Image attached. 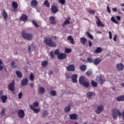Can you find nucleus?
Wrapping results in <instances>:
<instances>
[{
	"mask_svg": "<svg viewBox=\"0 0 124 124\" xmlns=\"http://www.w3.org/2000/svg\"><path fill=\"white\" fill-rule=\"evenodd\" d=\"M45 44L49 46V47H56L57 46V43L52 41V38L49 37L46 38L44 40Z\"/></svg>",
	"mask_w": 124,
	"mask_h": 124,
	"instance_id": "nucleus-1",
	"label": "nucleus"
},
{
	"mask_svg": "<svg viewBox=\"0 0 124 124\" xmlns=\"http://www.w3.org/2000/svg\"><path fill=\"white\" fill-rule=\"evenodd\" d=\"M111 114L113 120H117V118L118 117H121L122 116V113L121 111L117 108H113L111 111Z\"/></svg>",
	"mask_w": 124,
	"mask_h": 124,
	"instance_id": "nucleus-2",
	"label": "nucleus"
},
{
	"mask_svg": "<svg viewBox=\"0 0 124 124\" xmlns=\"http://www.w3.org/2000/svg\"><path fill=\"white\" fill-rule=\"evenodd\" d=\"M22 36L24 39H26V40H32V38H33L32 34L27 33L25 30L22 32Z\"/></svg>",
	"mask_w": 124,
	"mask_h": 124,
	"instance_id": "nucleus-3",
	"label": "nucleus"
},
{
	"mask_svg": "<svg viewBox=\"0 0 124 124\" xmlns=\"http://www.w3.org/2000/svg\"><path fill=\"white\" fill-rule=\"evenodd\" d=\"M79 82L80 84L83 85L84 87L85 88H89V86H90V83L88 82V81L86 80V78L84 77H80L79 78Z\"/></svg>",
	"mask_w": 124,
	"mask_h": 124,
	"instance_id": "nucleus-4",
	"label": "nucleus"
},
{
	"mask_svg": "<svg viewBox=\"0 0 124 124\" xmlns=\"http://www.w3.org/2000/svg\"><path fill=\"white\" fill-rule=\"evenodd\" d=\"M96 81L99 83V84H103L105 81H106V79H105V78H104V77L102 76H100L99 77H96Z\"/></svg>",
	"mask_w": 124,
	"mask_h": 124,
	"instance_id": "nucleus-5",
	"label": "nucleus"
},
{
	"mask_svg": "<svg viewBox=\"0 0 124 124\" xmlns=\"http://www.w3.org/2000/svg\"><path fill=\"white\" fill-rule=\"evenodd\" d=\"M104 109V106L102 105H99L97 107L95 111L96 114H99L102 111H103V109Z\"/></svg>",
	"mask_w": 124,
	"mask_h": 124,
	"instance_id": "nucleus-6",
	"label": "nucleus"
},
{
	"mask_svg": "<svg viewBox=\"0 0 124 124\" xmlns=\"http://www.w3.org/2000/svg\"><path fill=\"white\" fill-rule=\"evenodd\" d=\"M95 21L96 24L97 25L98 27H103V28H104V24L102 23L101 21H100V19L97 17L95 16Z\"/></svg>",
	"mask_w": 124,
	"mask_h": 124,
	"instance_id": "nucleus-7",
	"label": "nucleus"
},
{
	"mask_svg": "<svg viewBox=\"0 0 124 124\" xmlns=\"http://www.w3.org/2000/svg\"><path fill=\"white\" fill-rule=\"evenodd\" d=\"M18 115L20 119H23L25 117V111L23 109H19L18 111Z\"/></svg>",
	"mask_w": 124,
	"mask_h": 124,
	"instance_id": "nucleus-8",
	"label": "nucleus"
},
{
	"mask_svg": "<svg viewBox=\"0 0 124 124\" xmlns=\"http://www.w3.org/2000/svg\"><path fill=\"white\" fill-rule=\"evenodd\" d=\"M57 58L59 60H64V59H66V54L65 53H60L57 56Z\"/></svg>",
	"mask_w": 124,
	"mask_h": 124,
	"instance_id": "nucleus-9",
	"label": "nucleus"
},
{
	"mask_svg": "<svg viewBox=\"0 0 124 124\" xmlns=\"http://www.w3.org/2000/svg\"><path fill=\"white\" fill-rule=\"evenodd\" d=\"M21 84L22 86H27V85L29 84V79H28V78H23L21 80Z\"/></svg>",
	"mask_w": 124,
	"mask_h": 124,
	"instance_id": "nucleus-10",
	"label": "nucleus"
},
{
	"mask_svg": "<svg viewBox=\"0 0 124 124\" xmlns=\"http://www.w3.org/2000/svg\"><path fill=\"white\" fill-rule=\"evenodd\" d=\"M116 68L119 71H122V70H124V66L122 63H120L116 65Z\"/></svg>",
	"mask_w": 124,
	"mask_h": 124,
	"instance_id": "nucleus-11",
	"label": "nucleus"
},
{
	"mask_svg": "<svg viewBox=\"0 0 124 124\" xmlns=\"http://www.w3.org/2000/svg\"><path fill=\"white\" fill-rule=\"evenodd\" d=\"M66 70L68 71H74V70H75V67L74 66V65H73V64L69 65L66 67Z\"/></svg>",
	"mask_w": 124,
	"mask_h": 124,
	"instance_id": "nucleus-12",
	"label": "nucleus"
},
{
	"mask_svg": "<svg viewBox=\"0 0 124 124\" xmlns=\"http://www.w3.org/2000/svg\"><path fill=\"white\" fill-rule=\"evenodd\" d=\"M8 88L9 90L11 91V92H13L15 89V87L14 86V81H13L12 83H10Z\"/></svg>",
	"mask_w": 124,
	"mask_h": 124,
	"instance_id": "nucleus-13",
	"label": "nucleus"
},
{
	"mask_svg": "<svg viewBox=\"0 0 124 124\" xmlns=\"http://www.w3.org/2000/svg\"><path fill=\"white\" fill-rule=\"evenodd\" d=\"M102 60L99 58H95L93 60V62L95 65H98L101 62Z\"/></svg>",
	"mask_w": 124,
	"mask_h": 124,
	"instance_id": "nucleus-14",
	"label": "nucleus"
},
{
	"mask_svg": "<svg viewBox=\"0 0 124 124\" xmlns=\"http://www.w3.org/2000/svg\"><path fill=\"white\" fill-rule=\"evenodd\" d=\"M29 107L31 110H33L34 113H39L40 112V108H34L32 107L31 105H30L29 106Z\"/></svg>",
	"mask_w": 124,
	"mask_h": 124,
	"instance_id": "nucleus-15",
	"label": "nucleus"
},
{
	"mask_svg": "<svg viewBox=\"0 0 124 124\" xmlns=\"http://www.w3.org/2000/svg\"><path fill=\"white\" fill-rule=\"evenodd\" d=\"M6 111V108H3L0 112V115L2 118H5L6 116L5 115V111Z\"/></svg>",
	"mask_w": 124,
	"mask_h": 124,
	"instance_id": "nucleus-16",
	"label": "nucleus"
},
{
	"mask_svg": "<svg viewBox=\"0 0 124 124\" xmlns=\"http://www.w3.org/2000/svg\"><path fill=\"white\" fill-rule=\"evenodd\" d=\"M77 78H78V76L76 74H74L72 77V81L73 83H77L78 82V80H77Z\"/></svg>",
	"mask_w": 124,
	"mask_h": 124,
	"instance_id": "nucleus-17",
	"label": "nucleus"
},
{
	"mask_svg": "<svg viewBox=\"0 0 124 124\" xmlns=\"http://www.w3.org/2000/svg\"><path fill=\"white\" fill-rule=\"evenodd\" d=\"M70 17H68L67 18V19H65V21H64L63 23H62V27H63V28H64V25H67V24H70Z\"/></svg>",
	"mask_w": 124,
	"mask_h": 124,
	"instance_id": "nucleus-18",
	"label": "nucleus"
},
{
	"mask_svg": "<svg viewBox=\"0 0 124 124\" xmlns=\"http://www.w3.org/2000/svg\"><path fill=\"white\" fill-rule=\"evenodd\" d=\"M7 95L2 96V97H0V100L2 102V103H5L7 101Z\"/></svg>",
	"mask_w": 124,
	"mask_h": 124,
	"instance_id": "nucleus-19",
	"label": "nucleus"
},
{
	"mask_svg": "<svg viewBox=\"0 0 124 124\" xmlns=\"http://www.w3.org/2000/svg\"><path fill=\"white\" fill-rule=\"evenodd\" d=\"M67 39L70 41V43L71 44H72L73 45H74L75 44V42H74V39H73V38L72 37V36L70 35L68 37Z\"/></svg>",
	"mask_w": 124,
	"mask_h": 124,
	"instance_id": "nucleus-20",
	"label": "nucleus"
},
{
	"mask_svg": "<svg viewBox=\"0 0 124 124\" xmlns=\"http://www.w3.org/2000/svg\"><path fill=\"white\" fill-rule=\"evenodd\" d=\"M2 13V16L4 18V20H5V21H6V20H7V17H8L7 13H6L5 10H3Z\"/></svg>",
	"mask_w": 124,
	"mask_h": 124,
	"instance_id": "nucleus-21",
	"label": "nucleus"
},
{
	"mask_svg": "<svg viewBox=\"0 0 124 124\" xmlns=\"http://www.w3.org/2000/svg\"><path fill=\"white\" fill-rule=\"evenodd\" d=\"M49 21H50V24H52V25H55V24H56V23L55 17L54 16H50L49 17Z\"/></svg>",
	"mask_w": 124,
	"mask_h": 124,
	"instance_id": "nucleus-22",
	"label": "nucleus"
},
{
	"mask_svg": "<svg viewBox=\"0 0 124 124\" xmlns=\"http://www.w3.org/2000/svg\"><path fill=\"white\" fill-rule=\"evenodd\" d=\"M58 7L56 6H52L51 8V11L52 13H57L58 12Z\"/></svg>",
	"mask_w": 124,
	"mask_h": 124,
	"instance_id": "nucleus-23",
	"label": "nucleus"
},
{
	"mask_svg": "<svg viewBox=\"0 0 124 124\" xmlns=\"http://www.w3.org/2000/svg\"><path fill=\"white\" fill-rule=\"evenodd\" d=\"M37 1L36 0H33L31 2V6L32 7H35L36 6H37Z\"/></svg>",
	"mask_w": 124,
	"mask_h": 124,
	"instance_id": "nucleus-24",
	"label": "nucleus"
},
{
	"mask_svg": "<svg viewBox=\"0 0 124 124\" xmlns=\"http://www.w3.org/2000/svg\"><path fill=\"white\" fill-rule=\"evenodd\" d=\"M21 21H25L28 20V16L26 15H22L20 17Z\"/></svg>",
	"mask_w": 124,
	"mask_h": 124,
	"instance_id": "nucleus-25",
	"label": "nucleus"
},
{
	"mask_svg": "<svg viewBox=\"0 0 124 124\" xmlns=\"http://www.w3.org/2000/svg\"><path fill=\"white\" fill-rule=\"evenodd\" d=\"M116 100L117 101H124V95L117 97H116Z\"/></svg>",
	"mask_w": 124,
	"mask_h": 124,
	"instance_id": "nucleus-26",
	"label": "nucleus"
},
{
	"mask_svg": "<svg viewBox=\"0 0 124 124\" xmlns=\"http://www.w3.org/2000/svg\"><path fill=\"white\" fill-rule=\"evenodd\" d=\"M93 94H94V93H93V92L88 93L86 94L87 97H88V98H89V99H91L92 98V96H93Z\"/></svg>",
	"mask_w": 124,
	"mask_h": 124,
	"instance_id": "nucleus-27",
	"label": "nucleus"
},
{
	"mask_svg": "<svg viewBox=\"0 0 124 124\" xmlns=\"http://www.w3.org/2000/svg\"><path fill=\"white\" fill-rule=\"evenodd\" d=\"M38 92L39 93H41V94H43V93H45V89H44V88L42 87H40L39 89H38Z\"/></svg>",
	"mask_w": 124,
	"mask_h": 124,
	"instance_id": "nucleus-28",
	"label": "nucleus"
},
{
	"mask_svg": "<svg viewBox=\"0 0 124 124\" xmlns=\"http://www.w3.org/2000/svg\"><path fill=\"white\" fill-rule=\"evenodd\" d=\"M70 119L71 120H76V119H77V115L76 114H72L70 115Z\"/></svg>",
	"mask_w": 124,
	"mask_h": 124,
	"instance_id": "nucleus-29",
	"label": "nucleus"
},
{
	"mask_svg": "<svg viewBox=\"0 0 124 124\" xmlns=\"http://www.w3.org/2000/svg\"><path fill=\"white\" fill-rule=\"evenodd\" d=\"M102 52V48L100 47H98L95 50V53L100 54Z\"/></svg>",
	"mask_w": 124,
	"mask_h": 124,
	"instance_id": "nucleus-30",
	"label": "nucleus"
},
{
	"mask_svg": "<svg viewBox=\"0 0 124 124\" xmlns=\"http://www.w3.org/2000/svg\"><path fill=\"white\" fill-rule=\"evenodd\" d=\"M33 50H34V46L33 45H31L29 46L28 51H29V52H32Z\"/></svg>",
	"mask_w": 124,
	"mask_h": 124,
	"instance_id": "nucleus-31",
	"label": "nucleus"
},
{
	"mask_svg": "<svg viewBox=\"0 0 124 124\" xmlns=\"http://www.w3.org/2000/svg\"><path fill=\"white\" fill-rule=\"evenodd\" d=\"M48 115V111L45 110L42 113V118H46Z\"/></svg>",
	"mask_w": 124,
	"mask_h": 124,
	"instance_id": "nucleus-32",
	"label": "nucleus"
},
{
	"mask_svg": "<svg viewBox=\"0 0 124 124\" xmlns=\"http://www.w3.org/2000/svg\"><path fill=\"white\" fill-rule=\"evenodd\" d=\"M80 40L81 43L83 45H84V44H85L86 42H87V39L85 37L81 38Z\"/></svg>",
	"mask_w": 124,
	"mask_h": 124,
	"instance_id": "nucleus-33",
	"label": "nucleus"
},
{
	"mask_svg": "<svg viewBox=\"0 0 124 124\" xmlns=\"http://www.w3.org/2000/svg\"><path fill=\"white\" fill-rule=\"evenodd\" d=\"M87 11L90 14H94L95 13V10H92L91 8L88 9Z\"/></svg>",
	"mask_w": 124,
	"mask_h": 124,
	"instance_id": "nucleus-34",
	"label": "nucleus"
},
{
	"mask_svg": "<svg viewBox=\"0 0 124 124\" xmlns=\"http://www.w3.org/2000/svg\"><path fill=\"white\" fill-rule=\"evenodd\" d=\"M80 69L81 70V71H86L87 70V69L86 68L85 65H82L80 66Z\"/></svg>",
	"mask_w": 124,
	"mask_h": 124,
	"instance_id": "nucleus-35",
	"label": "nucleus"
},
{
	"mask_svg": "<svg viewBox=\"0 0 124 124\" xmlns=\"http://www.w3.org/2000/svg\"><path fill=\"white\" fill-rule=\"evenodd\" d=\"M71 109V108H70V106H68V107H66L64 108V111L65 113H68V112H69V111H70Z\"/></svg>",
	"mask_w": 124,
	"mask_h": 124,
	"instance_id": "nucleus-36",
	"label": "nucleus"
},
{
	"mask_svg": "<svg viewBox=\"0 0 124 124\" xmlns=\"http://www.w3.org/2000/svg\"><path fill=\"white\" fill-rule=\"evenodd\" d=\"M86 34L87 35V36L90 38V39L92 40L93 39V35L91 34L90 33H89V32H86Z\"/></svg>",
	"mask_w": 124,
	"mask_h": 124,
	"instance_id": "nucleus-37",
	"label": "nucleus"
},
{
	"mask_svg": "<svg viewBox=\"0 0 124 124\" xmlns=\"http://www.w3.org/2000/svg\"><path fill=\"white\" fill-rule=\"evenodd\" d=\"M3 67H4V65H3V63L1 60H0V71H1L3 69Z\"/></svg>",
	"mask_w": 124,
	"mask_h": 124,
	"instance_id": "nucleus-38",
	"label": "nucleus"
},
{
	"mask_svg": "<svg viewBox=\"0 0 124 124\" xmlns=\"http://www.w3.org/2000/svg\"><path fill=\"white\" fill-rule=\"evenodd\" d=\"M34 75H33V73H31L30 75V81H33L34 80Z\"/></svg>",
	"mask_w": 124,
	"mask_h": 124,
	"instance_id": "nucleus-39",
	"label": "nucleus"
},
{
	"mask_svg": "<svg viewBox=\"0 0 124 124\" xmlns=\"http://www.w3.org/2000/svg\"><path fill=\"white\" fill-rule=\"evenodd\" d=\"M11 66L13 68H15L16 67H17V65L15 63V62L14 61L11 62Z\"/></svg>",
	"mask_w": 124,
	"mask_h": 124,
	"instance_id": "nucleus-40",
	"label": "nucleus"
},
{
	"mask_svg": "<svg viewBox=\"0 0 124 124\" xmlns=\"http://www.w3.org/2000/svg\"><path fill=\"white\" fill-rule=\"evenodd\" d=\"M12 6L14 8H18V4H17V2L14 1L12 3Z\"/></svg>",
	"mask_w": 124,
	"mask_h": 124,
	"instance_id": "nucleus-41",
	"label": "nucleus"
},
{
	"mask_svg": "<svg viewBox=\"0 0 124 124\" xmlns=\"http://www.w3.org/2000/svg\"><path fill=\"white\" fill-rule=\"evenodd\" d=\"M16 73L17 76L19 77V78H21L22 77V73H21V72L17 71L16 72Z\"/></svg>",
	"mask_w": 124,
	"mask_h": 124,
	"instance_id": "nucleus-42",
	"label": "nucleus"
},
{
	"mask_svg": "<svg viewBox=\"0 0 124 124\" xmlns=\"http://www.w3.org/2000/svg\"><path fill=\"white\" fill-rule=\"evenodd\" d=\"M48 65V62L47 61H43L42 62V66L45 67L47 66Z\"/></svg>",
	"mask_w": 124,
	"mask_h": 124,
	"instance_id": "nucleus-43",
	"label": "nucleus"
},
{
	"mask_svg": "<svg viewBox=\"0 0 124 124\" xmlns=\"http://www.w3.org/2000/svg\"><path fill=\"white\" fill-rule=\"evenodd\" d=\"M92 85L93 87L94 88H95L96 87H97V83H96L95 81L92 80Z\"/></svg>",
	"mask_w": 124,
	"mask_h": 124,
	"instance_id": "nucleus-44",
	"label": "nucleus"
},
{
	"mask_svg": "<svg viewBox=\"0 0 124 124\" xmlns=\"http://www.w3.org/2000/svg\"><path fill=\"white\" fill-rule=\"evenodd\" d=\"M50 94L52 96H56V94H57V93L55 90H52L50 91Z\"/></svg>",
	"mask_w": 124,
	"mask_h": 124,
	"instance_id": "nucleus-45",
	"label": "nucleus"
},
{
	"mask_svg": "<svg viewBox=\"0 0 124 124\" xmlns=\"http://www.w3.org/2000/svg\"><path fill=\"white\" fill-rule=\"evenodd\" d=\"M44 5H46V7H50V3L49 2H48V0H46L44 1Z\"/></svg>",
	"mask_w": 124,
	"mask_h": 124,
	"instance_id": "nucleus-46",
	"label": "nucleus"
},
{
	"mask_svg": "<svg viewBox=\"0 0 124 124\" xmlns=\"http://www.w3.org/2000/svg\"><path fill=\"white\" fill-rule=\"evenodd\" d=\"M111 21H112L113 23H115V24H118V21H117L115 17L113 16L111 17Z\"/></svg>",
	"mask_w": 124,
	"mask_h": 124,
	"instance_id": "nucleus-47",
	"label": "nucleus"
},
{
	"mask_svg": "<svg viewBox=\"0 0 124 124\" xmlns=\"http://www.w3.org/2000/svg\"><path fill=\"white\" fill-rule=\"evenodd\" d=\"M65 52L66 54H69V53H71L72 50L71 48H65Z\"/></svg>",
	"mask_w": 124,
	"mask_h": 124,
	"instance_id": "nucleus-48",
	"label": "nucleus"
},
{
	"mask_svg": "<svg viewBox=\"0 0 124 124\" xmlns=\"http://www.w3.org/2000/svg\"><path fill=\"white\" fill-rule=\"evenodd\" d=\"M39 105V103H38V102H35L33 104L32 107L35 108V107H38Z\"/></svg>",
	"mask_w": 124,
	"mask_h": 124,
	"instance_id": "nucleus-49",
	"label": "nucleus"
},
{
	"mask_svg": "<svg viewBox=\"0 0 124 124\" xmlns=\"http://www.w3.org/2000/svg\"><path fill=\"white\" fill-rule=\"evenodd\" d=\"M66 76L67 79H71L72 78V76H73V75L72 74H66Z\"/></svg>",
	"mask_w": 124,
	"mask_h": 124,
	"instance_id": "nucleus-50",
	"label": "nucleus"
},
{
	"mask_svg": "<svg viewBox=\"0 0 124 124\" xmlns=\"http://www.w3.org/2000/svg\"><path fill=\"white\" fill-rule=\"evenodd\" d=\"M49 55L51 59H55V56L54 55V51H50L49 53Z\"/></svg>",
	"mask_w": 124,
	"mask_h": 124,
	"instance_id": "nucleus-51",
	"label": "nucleus"
},
{
	"mask_svg": "<svg viewBox=\"0 0 124 124\" xmlns=\"http://www.w3.org/2000/svg\"><path fill=\"white\" fill-rule=\"evenodd\" d=\"M87 62H90V63H92V62H93V59L91 58H87Z\"/></svg>",
	"mask_w": 124,
	"mask_h": 124,
	"instance_id": "nucleus-52",
	"label": "nucleus"
},
{
	"mask_svg": "<svg viewBox=\"0 0 124 124\" xmlns=\"http://www.w3.org/2000/svg\"><path fill=\"white\" fill-rule=\"evenodd\" d=\"M55 55H56V56H59L60 55V51L59 49H56L54 52Z\"/></svg>",
	"mask_w": 124,
	"mask_h": 124,
	"instance_id": "nucleus-53",
	"label": "nucleus"
},
{
	"mask_svg": "<svg viewBox=\"0 0 124 124\" xmlns=\"http://www.w3.org/2000/svg\"><path fill=\"white\" fill-rule=\"evenodd\" d=\"M59 2L61 4H64L65 3V0H59Z\"/></svg>",
	"mask_w": 124,
	"mask_h": 124,
	"instance_id": "nucleus-54",
	"label": "nucleus"
},
{
	"mask_svg": "<svg viewBox=\"0 0 124 124\" xmlns=\"http://www.w3.org/2000/svg\"><path fill=\"white\" fill-rule=\"evenodd\" d=\"M32 23L33 25H34V26H35V27H36V28H38L39 26H38V24H37V23L35 22L33 20H32Z\"/></svg>",
	"mask_w": 124,
	"mask_h": 124,
	"instance_id": "nucleus-55",
	"label": "nucleus"
},
{
	"mask_svg": "<svg viewBox=\"0 0 124 124\" xmlns=\"http://www.w3.org/2000/svg\"><path fill=\"white\" fill-rule=\"evenodd\" d=\"M86 74L87 75H88V76H91V75H92V71H87L86 72Z\"/></svg>",
	"mask_w": 124,
	"mask_h": 124,
	"instance_id": "nucleus-56",
	"label": "nucleus"
},
{
	"mask_svg": "<svg viewBox=\"0 0 124 124\" xmlns=\"http://www.w3.org/2000/svg\"><path fill=\"white\" fill-rule=\"evenodd\" d=\"M22 96H23V93H18V99H21L22 98Z\"/></svg>",
	"mask_w": 124,
	"mask_h": 124,
	"instance_id": "nucleus-57",
	"label": "nucleus"
},
{
	"mask_svg": "<svg viewBox=\"0 0 124 124\" xmlns=\"http://www.w3.org/2000/svg\"><path fill=\"white\" fill-rule=\"evenodd\" d=\"M108 34L109 39H112V32H111V31H109Z\"/></svg>",
	"mask_w": 124,
	"mask_h": 124,
	"instance_id": "nucleus-58",
	"label": "nucleus"
},
{
	"mask_svg": "<svg viewBox=\"0 0 124 124\" xmlns=\"http://www.w3.org/2000/svg\"><path fill=\"white\" fill-rule=\"evenodd\" d=\"M14 54L15 56H17V55H18V50L15 49V50H14Z\"/></svg>",
	"mask_w": 124,
	"mask_h": 124,
	"instance_id": "nucleus-59",
	"label": "nucleus"
},
{
	"mask_svg": "<svg viewBox=\"0 0 124 124\" xmlns=\"http://www.w3.org/2000/svg\"><path fill=\"white\" fill-rule=\"evenodd\" d=\"M107 11L108 12V13H111V9H110V7H109V6H107Z\"/></svg>",
	"mask_w": 124,
	"mask_h": 124,
	"instance_id": "nucleus-60",
	"label": "nucleus"
},
{
	"mask_svg": "<svg viewBox=\"0 0 124 124\" xmlns=\"http://www.w3.org/2000/svg\"><path fill=\"white\" fill-rule=\"evenodd\" d=\"M3 96V92H2V91H0V97H1L2 96Z\"/></svg>",
	"mask_w": 124,
	"mask_h": 124,
	"instance_id": "nucleus-61",
	"label": "nucleus"
},
{
	"mask_svg": "<svg viewBox=\"0 0 124 124\" xmlns=\"http://www.w3.org/2000/svg\"><path fill=\"white\" fill-rule=\"evenodd\" d=\"M113 41H115V42L117 41V34L114 35V37H113Z\"/></svg>",
	"mask_w": 124,
	"mask_h": 124,
	"instance_id": "nucleus-62",
	"label": "nucleus"
},
{
	"mask_svg": "<svg viewBox=\"0 0 124 124\" xmlns=\"http://www.w3.org/2000/svg\"><path fill=\"white\" fill-rule=\"evenodd\" d=\"M116 18L117 20H118V21H121V16H116Z\"/></svg>",
	"mask_w": 124,
	"mask_h": 124,
	"instance_id": "nucleus-63",
	"label": "nucleus"
},
{
	"mask_svg": "<svg viewBox=\"0 0 124 124\" xmlns=\"http://www.w3.org/2000/svg\"><path fill=\"white\" fill-rule=\"evenodd\" d=\"M112 11L113 12H117L118 11V10H117V8H112Z\"/></svg>",
	"mask_w": 124,
	"mask_h": 124,
	"instance_id": "nucleus-64",
	"label": "nucleus"
}]
</instances>
